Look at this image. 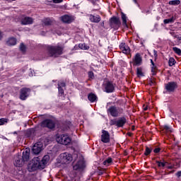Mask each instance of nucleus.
Segmentation results:
<instances>
[{
	"label": "nucleus",
	"mask_w": 181,
	"mask_h": 181,
	"mask_svg": "<svg viewBox=\"0 0 181 181\" xmlns=\"http://www.w3.org/2000/svg\"><path fill=\"white\" fill-rule=\"evenodd\" d=\"M49 160H50V157L47 155L45 156L41 161L38 157L34 158L32 160V170H36V169H45L46 165L49 163Z\"/></svg>",
	"instance_id": "nucleus-1"
},
{
	"label": "nucleus",
	"mask_w": 181,
	"mask_h": 181,
	"mask_svg": "<svg viewBox=\"0 0 181 181\" xmlns=\"http://www.w3.org/2000/svg\"><path fill=\"white\" fill-rule=\"evenodd\" d=\"M49 144V139H42L40 141H38L34 144L33 146V153L34 155H39L40 152H42V149H43V145L46 146V145Z\"/></svg>",
	"instance_id": "nucleus-2"
},
{
	"label": "nucleus",
	"mask_w": 181,
	"mask_h": 181,
	"mask_svg": "<svg viewBox=\"0 0 181 181\" xmlns=\"http://www.w3.org/2000/svg\"><path fill=\"white\" fill-rule=\"evenodd\" d=\"M49 53L52 57H57L63 53V46H51L48 47Z\"/></svg>",
	"instance_id": "nucleus-3"
},
{
	"label": "nucleus",
	"mask_w": 181,
	"mask_h": 181,
	"mask_svg": "<svg viewBox=\"0 0 181 181\" xmlns=\"http://www.w3.org/2000/svg\"><path fill=\"white\" fill-rule=\"evenodd\" d=\"M56 141L58 144H61L62 145H69L71 142V139H70L67 134H57Z\"/></svg>",
	"instance_id": "nucleus-4"
},
{
	"label": "nucleus",
	"mask_w": 181,
	"mask_h": 181,
	"mask_svg": "<svg viewBox=\"0 0 181 181\" xmlns=\"http://www.w3.org/2000/svg\"><path fill=\"white\" fill-rule=\"evenodd\" d=\"M122 113V109L112 106L107 110V114L112 115V117H119Z\"/></svg>",
	"instance_id": "nucleus-5"
},
{
	"label": "nucleus",
	"mask_w": 181,
	"mask_h": 181,
	"mask_svg": "<svg viewBox=\"0 0 181 181\" xmlns=\"http://www.w3.org/2000/svg\"><path fill=\"white\" fill-rule=\"evenodd\" d=\"M110 26L115 30H118L119 29V26H121V21L119 18L117 17H112L110 18Z\"/></svg>",
	"instance_id": "nucleus-6"
},
{
	"label": "nucleus",
	"mask_w": 181,
	"mask_h": 181,
	"mask_svg": "<svg viewBox=\"0 0 181 181\" xmlns=\"http://www.w3.org/2000/svg\"><path fill=\"white\" fill-rule=\"evenodd\" d=\"M62 162L64 165H69L73 160V156L69 153H64L61 154Z\"/></svg>",
	"instance_id": "nucleus-7"
},
{
	"label": "nucleus",
	"mask_w": 181,
	"mask_h": 181,
	"mask_svg": "<svg viewBox=\"0 0 181 181\" xmlns=\"http://www.w3.org/2000/svg\"><path fill=\"white\" fill-rule=\"evenodd\" d=\"M74 170H81L86 168V163L84 158H81L77 163L74 165Z\"/></svg>",
	"instance_id": "nucleus-8"
},
{
	"label": "nucleus",
	"mask_w": 181,
	"mask_h": 181,
	"mask_svg": "<svg viewBox=\"0 0 181 181\" xmlns=\"http://www.w3.org/2000/svg\"><path fill=\"white\" fill-rule=\"evenodd\" d=\"M41 127H42L43 128L47 127L49 129H52V128H54V122L51 119H45L42 122Z\"/></svg>",
	"instance_id": "nucleus-9"
},
{
	"label": "nucleus",
	"mask_w": 181,
	"mask_h": 181,
	"mask_svg": "<svg viewBox=\"0 0 181 181\" xmlns=\"http://www.w3.org/2000/svg\"><path fill=\"white\" fill-rule=\"evenodd\" d=\"M133 66H141L142 64V57L139 53L136 54L132 59Z\"/></svg>",
	"instance_id": "nucleus-10"
},
{
	"label": "nucleus",
	"mask_w": 181,
	"mask_h": 181,
	"mask_svg": "<svg viewBox=\"0 0 181 181\" xmlns=\"http://www.w3.org/2000/svg\"><path fill=\"white\" fill-rule=\"evenodd\" d=\"M175 88H177V83L176 82H169L165 85V89L169 93H173Z\"/></svg>",
	"instance_id": "nucleus-11"
},
{
	"label": "nucleus",
	"mask_w": 181,
	"mask_h": 181,
	"mask_svg": "<svg viewBox=\"0 0 181 181\" xmlns=\"http://www.w3.org/2000/svg\"><path fill=\"white\" fill-rule=\"evenodd\" d=\"M30 93V89L28 88H24L21 89L20 98L21 100H26L28 97L29 96V93Z\"/></svg>",
	"instance_id": "nucleus-12"
},
{
	"label": "nucleus",
	"mask_w": 181,
	"mask_h": 181,
	"mask_svg": "<svg viewBox=\"0 0 181 181\" xmlns=\"http://www.w3.org/2000/svg\"><path fill=\"white\" fill-rule=\"evenodd\" d=\"M101 141L103 142V144H108V142H110V133H108V132L103 130Z\"/></svg>",
	"instance_id": "nucleus-13"
},
{
	"label": "nucleus",
	"mask_w": 181,
	"mask_h": 181,
	"mask_svg": "<svg viewBox=\"0 0 181 181\" xmlns=\"http://www.w3.org/2000/svg\"><path fill=\"white\" fill-rule=\"evenodd\" d=\"M76 18L74 16H69V15H64L61 17V21L64 23H71Z\"/></svg>",
	"instance_id": "nucleus-14"
},
{
	"label": "nucleus",
	"mask_w": 181,
	"mask_h": 181,
	"mask_svg": "<svg viewBox=\"0 0 181 181\" xmlns=\"http://www.w3.org/2000/svg\"><path fill=\"white\" fill-rule=\"evenodd\" d=\"M119 49L124 54H129L131 52V49H129V47H128V45H127L125 43H121L119 45Z\"/></svg>",
	"instance_id": "nucleus-15"
},
{
	"label": "nucleus",
	"mask_w": 181,
	"mask_h": 181,
	"mask_svg": "<svg viewBox=\"0 0 181 181\" xmlns=\"http://www.w3.org/2000/svg\"><path fill=\"white\" fill-rule=\"evenodd\" d=\"M21 22V25H32L33 23V18L30 17H23Z\"/></svg>",
	"instance_id": "nucleus-16"
},
{
	"label": "nucleus",
	"mask_w": 181,
	"mask_h": 181,
	"mask_svg": "<svg viewBox=\"0 0 181 181\" xmlns=\"http://www.w3.org/2000/svg\"><path fill=\"white\" fill-rule=\"evenodd\" d=\"M23 165H25V161L21 158V156L17 157L14 161V166L16 168H22Z\"/></svg>",
	"instance_id": "nucleus-17"
},
{
	"label": "nucleus",
	"mask_w": 181,
	"mask_h": 181,
	"mask_svg": "<svg viewBox=\"0 0 181 181\" xmlns=\"http://www.w3.org/2000/svg\"><path fill=\"white\" fill-rule=\"evenodd\" d=\"M127 123V119L125 117H120L117 119V127L121 128L122 127H124L125 124Z\"/></svg>",
	"instance_id": "nucleus-18"
},
{
	"label": "nucleus",
	"mask_w": 181,
	"mask_h": 181,
	"mask_svg": "<svg viewBox=\"0 0 181 181\" xmlns=\"http://www.w3.org/2000/svg\"><path fill=\"white\" fill-rule=\"evenodd\" d=\"M89 20L93 23H98L101 21L100 16H89Z\"/></svg>",
	"instance_id": "nucleus-19"
},
{
	"label": "nucleus",
	"mask_w": 181,
	"mask_h": 181,
	"mask_svg": "<svg viewBox=\"0 0 181 181\" xmlns=\"http://www.w3.org/2000/svg\"><path fill=\"white\" fill-rule=\"evenodd\" d=\"M122 16V25L124 28H128V24L127 23L128 21V17H127V15L124 13L123 12L121 13Z\"/></svg>",
	"instance_id": "nucleus-20"
},
{
	"label": "nucleus",
	"mask_w": 181,
	"mask_h": 181,
	"mask_svg": "<svg viewBox=\"0 0 181 181\" xmlns=\"http://www.w3.org/2000/svg\"><path fill=\"white\" fill-rule=\"evenodd\" d=\"M107 93H112L114 91V85L111 82H107L105 86Z\"/></svg>",
	"instance_id": "nucleus-21"
},
{
	"label": "nucleus",
	"mask_w": 181,
	"mask_h": 181,
	"mask_svg": "<svg viewBox=\"0 0 181 181\" xmlns=\"http://www.w3.org/2000/svg\"><path fill=\"white\" fill-rule=\"evenodd\" d=\"M29 155H30L29 150H25V151L23 152V156L21 159L24 162H28V160H29Z\"/></svg>",
	"instance_id": "nucleus-22"
},
{
	"label": "nucleus",
	"mask_w": 181,
	"mask_h": 181,
	"mask_svg": "<svg viewBox=\"0 0 181 181\" xmlns=\"http://www.w3.org/2000/svg\"><path fill=\"white\" fill-rule=\"evenodd\" d=\"M6 45L8 46H15L16 45V38L15 37H10L6 41Z\"/></svg>",
	"instance_id": "nucleus-23"
},
{
	"label": "nucleus",
	"mask_w": 181,
	"mask_h": 181,
	"mask_svg": "<svg viewBox=\"0 0 181 181\" xmlns=\"http://www.w3.org/2000/svg\"><path fill=\"white\" fill-rule=\"evenodd\" d=\"M88 98L90 103L97 101V96L94 93H90L88 96Z\"/></svg>",
	"instance_id": "nucleus-24"
},
{
	"label": "nucleus",
	"mask_w": 181,
	"mask_h": 181,
	"mask_svg": "<svg viewBox=\"0 0 181 181\" xmlns=\"http://www.w3.org/2000/svg\"><path fill=\"white\" fill-rule=\"evenodd\" d=\"M151 63L152 75L155 76L156 74V66L155 65V63H153V60L152 59H151Z\"/></svg>",
	"instance_id": "nucleus-25"
},
{
	"label": "nucleus",
	"mask_w": 181,
	"mask_h": 181,
	"mask_svg": "<svg viewBox=\"0 0 181 181\" xmlns=\"http://www.w3.org/2000/svg\"><path fill=\"white\" fill-rule=\"evenodd\" d=\"M168 64L170 67H172V66H175V64H176V60H175V58L170 57L168 60Z\"/></svg>",
	"instance_id": "nucleus-26"
},
{
	"label": "nucleus",
	"mask_w": 181,
	"mask_h": 181,
	"mask_svg": "<svg viewBox=\"0 0 181 181\" xmlns=\"http://www.w3.org/2000/svg\"><path fill=\"white\" fill-rule=\"evenodd\" d=\"M157 164L159 168H165V166H168V162L165 161H157Z\"/></svg>",
	"instance_id": "nucleus-27"
},
{
	"label": "nucleus",
	"mask_w": 181,
	"mask_h": 181,
	"mask_svg": "<svg viewBox=\"0 0 181 181\" xmlns=\"http://www.w3.org/2000/svg\"><path fill=\"white\" fill-rule=\"evenodd\" d=\"M180 4V0H172L169 1V5H174L175 6Z\"/></svg>",
	"instance_id": "nucleus-28"
},
{
	"label": "nucleus",
	"mask_w": 181,
	"mask_h": 181,
	"mask_svg": "<svg viewBox=\"0 0 181 181\" xmlns=\"http://www.w3.org/2000/svg\"><path fill=\"white\" fill-rule=\"evenodd\" d=\"M79 49H81L82 50H88V49H90V47H88L87 45L86 44H79L78 45Z\"/></svg>",
	"instance_id": "nucleus-29"
},
{
	"label": "nucleus",
	"mask_w": 181,
	"mask_h": 181,
	"mask_svg": "<svg viewBox=\"0 0 181 181\" xmlns=\"http://www.w3.org/2000/svg\"><path fill=\"white\" fill-rule=\"evenodd\" d=\"M112 163V158H108L107 159H106V160L103 162V165H106V166H110V165H111Z\"/></svg>",
	"instance_id": "nucleus-30"
},
{
	"label": "nucleus",
	"mask_w": 181,
	"mask_h": 181,
	"mask_svg": "<svg viewBox=\"0 0 181 181\" xmlns=\"http://www.w3.org/2000/svg\"><path fill=\"white\" fill-rule=\"evenodd\" d=\"M42 23L45 25H52V20L50 18H45L42 21Z\"/></svg>",
	"instance_id": "nucleus-31"
},
{
	"label": "nucleus",
	"mask_w": 181,
	"mask_h": 181,
	"mask_svg": "<svg viewBox=\"0 0 181 181\" xmlns=\"http://www.w3.org/2000/svg\"><path fill=\"white\" fill-rule=\"evenodd\" d=\"M136 74L138 77H144V72H142V68H137Z\"/></svg>",
	"instance_id": "nucleus-32"
},
{
	"label": "nucleus",
	"mask_w": 181,
	"mask_h": 181,
	"mask_svg": "<svg viewBox=\"0 0 181 181\" xmlns=\"http://www.w3.org/2000/svg\"><path fill=\"white\" fill-rule=\"evenodd\" d=\"M175 21V18L172 17L171 18H168L164 20V23L168 24V23H173Z\"/></svg>",
	"instance_id": "nucleus-33"
},
{
	"label": "nucleus",
	"mask_w": 181,
	"mask_h": 181,
	"mask_svg": "<svg viewBox=\"0 0 181 181\" xmlns=\"http://www.w3.org/2000/svg\"><path fill=\"white\" fill-rule=\"evenodd\" d=\"M173 52H175V53H176V54H178V56H180L181 54V49L176 47H173Z\"/></svg>",
	"instance_id": "nucleus-34"
},
{
	"label": "nucleus",
	"mask_w": 181,
	"mask_h": 181,
	"mask_svg": "<svg viewBox=\"0 0 181 181\" xmlns=\"http://www.w3.org/2000/svg\"><path fill=\"white\" fill-rule=\"evenodd\" d=\"M110 125H116L117 127V119H113L110 121Z\"/></svg>",
	"instance_id": "nucleus-35"
},
{
	"label": "nucleus",
	"mask_w": 181,
	"mask_h": 181,
	"mask_svg": "<svg viewBox=\"0 0 181 181\" xmlns=\"http://www.w3.org/2000/svg\"><path fill=\"white\" fill-rule=\"evenodd\" d=\"M8 122V119L1 118L0 119V125H4V124H6Z\"/></svg>",
	"instance_id": "nucleus-36"
},
{
	"label": "nucleus",
	"mask_w": 181,
	"mask_h": 181,
	"mask_svg": "<svg viewBox=\"0 0 181 181\" xmlns=\"http://www.w3.org/2000/svg\"><path fill=\"white\" fill-rule=\"evenodd\" d=\"M20 49L21 50V52H26V46H25L23 43L21 44Z\"/></svg>",
	"instance_id": "nucleus-37"
},
{
	"label": "nucleus",
	"mask_w": 181,
	"mask_h": 181,
	"mask_svg": "<svg viewBox=\"0 0 181 181\" xmlns=\"http://www.w3.org/2000/svg\"><path fill=\"white\" fill-rule=\"evenodd\" d=\"M58 90H59V94H61V95H63L64 94V90H63V88H60V85L58 86Z\"/></svg>",
	"instance_id": "nucleus-38"
},
{
	"label": "nucleus",
	"mask_w": 181,
	"mask_h": 181,
	"mask_svg": "<svg viewBox=\"0 0 181 181\" xmlns=\"http://www.w3.org/2000/svg\"><path fill=\"white\" fill-rule=\"evenodd\" d=\"M164 129H165V131H167L168 132H172V128H170V127L168 125L164 126Z\"/></svg>",
	"instance_id": "nucleus-39"
},
{
	"label": "nucleus",
	"mask_w": 181,
	"mask_h": 181,
	"mask_svg": "<svg viewBox=\"0 0 181 181\" xmlns=\"http://www.w3.org/2000/svg\"><path fill=\"white\" fill-rule=\"evenodd\" d=\"M149 153H151V148L146 147V151H145V153H144V155L148 156V155H149Z\"/></svg>",
	"instance_id": "nucleus-40"
},
{
	"label": "nucleus",
	"mask_w": 181,
	"mask_h": 181,
	"mask_svg": "<svg viewBox=\"0 0 181 181\" xmlns=\"http://www.w3.org/2000/svg\"><path fill=\"white\" fill-rule=\"evenodd\" d=\"M59 86H60V88H63L64 87H66V83H64V82H61L58 83V87Z\"/></svg>",
	"instance_id": "nucleus-41"
},
{
	"label": "nucleus",
	"mask_w": 181,
	"mask_h": 181,
	"mask_svg": "<svg viewBox=\"0 0 181 181\" xmlns=\"http://www.w3.org/2000/svg\"><path fill=\"white\" fill-rule=\"evenodd\" d=\"M88 77L89 78H94V73L93 71L88 72Z\"/></svg>",
	"instance_id": "nucleus-42"
},
{
	"label": "nucleus",
	"mask_w": 181,
	"mask_h": 181,
	"mask_svg": "<svg viewBox=\"0 0 181 181\" xmlns=\"http://www.w3.org/2000/svg\"><path fill=\"white\" fill-rule=\"evenodd\" d=\"M54 4H60L63 2V0H52Z\"/></svg>",
	"instance_id": "nucleus-43"
},
{
	"label": "nucleus",
	"mask_w": 181,
	"mask_h": 181,
	"mask_svg": "<svg viewBox=\"0 0 181 181\" xmlns=\"http://www.w3.org/2000/svg\"><path fill=\"white\" fill-rule=\"evenodd\" d=\"M153 152L155 153H159V152H160V148H155Z\"/></svg>",
	"instance_id": "nucleus-44"
},
{
	"label": "nucleus",
	"mask_w": 181,
	"mask_h": 181,
	"mask_svg": "<svg viewBox=\"0 0 181 181\" xmlns=\"http://www.w3.org/2000/svg\"><path fill=\"white\" fill-rule=\"evenodd\" d=\"M2 37H4V33L0 31V40H2Z\"/></svg>",
	"instance_id": "nucleus-45"
},
{
	"label": "nucleus",
	"mask_w": 181,
	"mask_h": 181,
	"mask_svg": "<svg viewBox=\"0 0 181 181\" xmlns=\"http://www.w3.org/2000/svg\"><path fill=\"white\" fill-rule=\"evenodd\" d=\"M176 176H177V177H180V176H181V171H178V172L176 173Z\"/></svg>",
	"instance_id": "nucleus-46"
},
{
	"label": "nucleus",
	"mask_w": 181,
	"mask_h": 181,
	"mask_svg": "<svg viewBox=\"0 0 181 181\" xmlns=\"http://www.w3.org/2000/svg\"><path fill=\"white\" fill-rule=\"evenodd\" d=\"M173 168H175V165H168V166H167L168 169H173Z\"/></svg>",
	"instance_id": "nucleus-47"
},
{
	"label": "nucleus",
	"mask_w": 181,
	"mask_h": 181,
	"mask_svg": "<svg viewBox=\"0 0 181 181\" xmlns=\"http://www.w3.org/2000/svg\"><path fill=\"white\" fill-rule=\"evenodd\" d=\"M144 111H146V110H148V107H145L144 108Z\"/></svg>",
	"instance_id": "nucleus-48"
},
{
	"label": "nucleus",
	"mask_w": 181,
	"mask_h": 181,
	"mask_svg": "<svg viewBox=\"0 0 181 181\" xmlns=\"http://www.w3.org/2000/svg\"><path fill=\"white\" fill-rule=\"evenodd\" d=\"M178 40H181V37H178Z\"/></svg>",
	"instance_id": "nucleus-49"
},
{
	"label": "nucleus",
	"mask_w": 181,
	"mask_h": 181,
	"mask_svg": "<svg viewBox=\"0 0 181 181\" xmlns=\"http://www.w3.org/2000/svg\"><path fill=\"white\" fill-rule=\"evenodd\" d=\"M135 4H136V0H133Z\"/></svg>",
	"instance_id": "nucleus-50"
},
{
	"label": "nucleus",
	"mask_w": 181,
	"mask_h": 181,
	"mask_svg": "<svg viewBox=\"0 0 181 181\" xmlns=\"http://www.w3.org/2000/svg\"><path fill=\"white\" fill-rule=\"evenodd\" d=\"M32 76H33V74H30V77H32Z\"/></svg>",
	"instance_id": "nucleus-51"
},
{
	"label": "nucleus",
	"mask_w": 181,
	"mask_h": 181,
	"mask_svg": "<svg viewBox=\"0 0 181 181\" xmlns=\"http://www.w3.org/2000/svg\"><path fill=\"white\" fill-rule=\"evenodd\" d=\"M155 54H156V51H154Z\"/></svg>",
	"instance_id": "nucleus-52"
}]
</instances>
